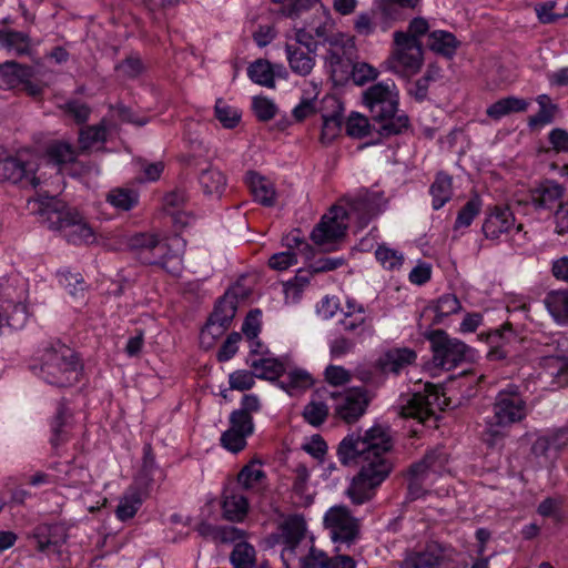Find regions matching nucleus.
<instances>
[{
  "label": "nucleus",
  "instance_id": "1",
  "mask_svg": "<svg viewBox=\"0 0 568 568\" xmlns=\"http://www.w3.org/2000/svg\"><path fill=\"white\" fill-rule=\"evenodd\" d=\"M392 447V437L381 425L365 430L363 436L352 433L339 443L337 456L341 463L361 466L346 490L353 504L369 501L376 488L388 477L393 465L385 455Z\"/></svg>",
  "mask_w": 568,
  "mask_h": 568
},
{
  "label": "nucleus",
  "instance_id": "2",
  "mask_svg": "<svg viewBox=\"0 0 568 568\" xmlns=\"http://www.w3.org/2000/svg\"><path fill=\"white\" fill-rule=\"evenodd\" d=\"M369 118L382 138L403 134L410 126L409 116L399 109V92L394 82H377L362 93Z\"/></svg>",
  "mask_w": 568,
  "mask_h": 568
},
{
  "label": "nucleus",
  "instance_id": "3",
  "mask_svg": "<svg viewBox=\"0 0 568 568\" xmlns=\"http://www.w3.org/2000/svg\"><path fill=\"white\" fill-rule=\"evenodd\" d=\"M39 374L41 378L57 387H70L79 382L82 363L78 353L57 339L39 351Z\"/></svg>",
  "mask_w": 568,
  "mask_h": 568
},
{
  "label": "nucleus",
  "instance_id": "4",
  "mask_svg": "<svg viewBox=\"0 0 568 568\" xmlns=\"http://www.w3.org/2000/svg\"><path fill=\"white\" fill-rule=\"evenodd\" d=\"M493 417L487 423L484 440L494 446L505 437L501 428L520 423L528 415V405L518 386L508 385L500 389L493 404Z\"/></svg>",
  "mask_w": 568,
  "mask_h": 568
},
{
  "label": "nucleus",
  "instance_id": "5",
  "mask_svg": "<svg viewBox=\"0 0 568 568\" xmlns=\"http://www.w3.org/2000/svg\"><path fill=\"white\" fill-rule=\"evenodd\" d=\"M39 213L45 217L50 229L61 232L71 244L80 245L94 239L91 226L83 217L77 211L60 206L54 199L41 202Z\"/></svg>",
  "mask_w": 568,
  "mask_h": 568
},
{
  "label": "nucleus",
  "instance_id": "6",
  "mask_svg": "<svg viewBox=\"0 0 568 568\" xmlns=\"http://www.w3.org/2000/svg\"><path fill=\"white\" fill-rule=\"evenodd\" d=\"M128 245L142 264L159 266L174 276L180 274L181 256L173 253L171 245L160 241L156 234L136 233L129 239Z\"/></svg>",
  "mask_w": 568,
  "mask_h": 568
},
{
  "label": "nucleus",
  "instance_id": "7",
  "mask_svg": "<svg viewBox=\"0 0 568 568\" xmlns=\"http://www.w3.org/2000/svg\"><path fill=\"white\" fill-rule=\"evenodd\" d=\"M393 47L386 65L393 73L409 79L417 74L424 64L423 43H415L408 39L404 31H395Z\"/></svg>",
  "mask_w": 568,
  "mask_h": 568
},
{
  "label": "nucleus",
  "instance_id": "8",
  "mask_svg": "<svg viewBox=\"0 0 568 568\" xmlns=\"http://www.w3.org/2000/svg\"><path fill=\"white\" fill-rule=\"evenodd\" d=\"M440 399L438 386L426 383L423 392L402 395L394 409L402 418H413L425 424L435 417V407L440 406Z\"/></svg>",
  "mask_w": 568,
  "mask_h": 568
},
{
  "label": "nucleus",
  "instance_id": "9",
  "mask_svg": "<svg viewBox=\"0 0 568 568\" xmlns=\"http://www.w3.org/2000/svg\"><path fill=\"white\" fill-rule=\"evenodd\" d=\"M321 398L329 397L334 400V417L346 424L356 423L365 413L371 403L368 392L362 387H353L344 392H329L326 388L317 389Z\"/></svg>",
  "mask_w": 568,
  "mask_h": 568
},
{
  "label": "nucleus",
  "instance_id": "10",
  "mask_svg": "<svg viewBox=\"0 0 568 568\" xmlns=\"http://www.w3.org/2000/svg\"><path fill=\"white\" fill-rule=\"evenodd\" d=\"M424 336L430 343L434 365L446 371L464 362L470 349L464 342L450 337L444 329H432Z\"/></svg>",
  "mask_w": 568,
  "mask_h": 568
},
{
  "label": "nucleus",
  "instance_id": "11",
  "mask_svg": "<svg viewBox=\"0 0 568 568\" xmlns=\"http://www.w3.org/2000/svg\"><path fill=\"white\" fill-rule=\"evenodd\" d=\"M324 523L329 529L332 540L337 545V551H342L343 546L349 548L359 537V521L345 506L329 508L324 516Z\"/></svg>",
  "mask_w": 568,
  "mask_h": 568
},
{
  "label": "nucleus",
  "instance_id": "12",
  "mask_svg": "<svg viewBox=\"0 0 568 568\" xmlns=\"http://www.w3.org/2000/svg\"><path fill=\"white\" fill-rule=\"evenodd\" d=\"M237 304V296L229 291L220 297L206 325L202 328V337L210 335L212 338H217L223 335L236 314Z\"/></svg>",
  "mask_w": 568,
  "mask_h": 568
},
{
  "label": "nucleus",
  "instance_id": "13",
  "mask_svg": "<svg viewBox=\"0 0 568 568\" xmlns=\"http://www.w3.org/2000/svg\"><path fill=\"white\" fill-rule=\"evenodd\" d=\"M4 153L0 149V181L36 189L40 184V180L36 176L34 165L18 158L3 156Z\"/></svg>",
  "mask_w": 568,
  "mask_h": 568
},
{
  "label": "nucleus",
  "instance_id": "14",
  "mask_svg": "<svg viewBox=\"0 0 568 568\" xmlns=\"http://www.w3.org/2000/svg\"><path fill=\"white\" fill-rule=\"evenodd\" d=\"M345 216H347V211L345 209L334 206L331 210V215H324L321 222L312 231V241L318 246H324L342 239L345 235L346 226L341 220Z\"/></svg>",
  "mask_w": 568,
  "mask_h": 568
},
{
  "label": "nucleus",
  "instance_id": "15",
  "mask_svg": "<svg viewBox=\"0 0 568 568\" xmlns=\"http://www.w3.org/2000/svg\"><path fill=\"white\" fill-rule=\"evenodd\" d=\"M449 549L437 541H429L420 551L409 552L400 568H439L450 560Z\"/></svg>",
  "mask_w": 568,
  "mask_h": 568
},
{
  "label": "nucleus",
  "instance_id": "16",
  "mask_svg": "<svg viewBox=\"0 0 568 568\" xmlns=\"http://www.w3.org/2000/svg\"><path fill=\"white\" fill-rule=\"evenodd\" d=\"M347 214L355 215L359 223L366 225L371 219L382 212L385 200L381 193L361 191L347 201Z\"/></svg>",
  "mask_w": 568,
  "mask_h": 568
},
{
  "label": "nucleus",
  "instance_id": "17",
  "mask_svg": "<svg viewBox=\"0 0 568 568\" xmlns=\"http://www.w3.org/2000/svg\"><path fill=\"white\" fill-rule=\"evenodd\" d=\"M515 226V216L509 206L495 205L487 213L481 231L487 240L496 241Z\"/></svg>",
  "mask_w": 568,
  "mask_h": 568
},
{
  "label": "nucleus",
  "instance_id": "18",
  "mask_svg": "<svg viewBox=\"0 0 568 568\" xmlns=\"http://www.w3.org/2000/svg\"><path fill=\"white\" fill-rule=\"evenodd\" d=\"M417 354L409 347H394L385 351L376 361V368L383 374L398 375L407 366L415 364Z\"/></svg>",
  "mask_w": 568,
  "mask_h": 568
},
{
  "label": "nucleus",
  "instance_id": "19",
  "mask_svg": "<svg viewBox=\"0 0 568 568\" xmlns=\"http://www.w3.org/2000/svg\"><path fill=\"white\" fill-rule=\"evenodd\" d=\"M68 535L62 525H40L34 528L32 539L40 552L60 555V547L67 541Z\"/></svg>",
  "mask_w": 568,
  "mask_h": 568
},
{
  "label": "nucleus",
  "instance_id": "20",
  "mask_svg": "<svg viewBox=\"0 0 568 568\" xmlns=\"http://www.w3.org/2000/svg\"><path fill=\"white\" fill-rule=\"evenodd\" d=\"M71 429L72 412L65 400L62 399L58 403L57 410L50 422V444L55 454H59V448L70 440Z\"/></svg>",
  "mask_w": 568,
  "mask_h": 568
},
{
  "label": "nucleus",
  "instance_id": "21",
  "mask_svg": "<svg viewBox=\"0 0 568 568\" xmlns=\"http://www.w3.org/2000/svg\"><path fill=\"white\" fill-rule=\"evenodd\" d=\"M562 195L564 187L547 180L529 191L525 203H530L537 210L551 209Z\"/></svg>",
  "mask_w": 568,
  "mask_h": 568
},
{
  "label": "nucleus",
  "instance_id": "22",
  "mask_svg": "<svg viewBox=\"0 0 568 568\" xmlns=\"http://www.w3.org/2000/svg\"><path fill=\"white\" fill-rule=\"evenodd\" d=\"M490 342L496 344L488 352L487 357L490 361H501L511 353L509 345L517 342V334L510 323H505L500 328L489 335Z\"/></svg>",
  "mask_w": 568,
  "mask_h": 568
},
{
  "label": "nucleus",
  "instance_id": "23",
  "mask_svg": "<svg viewBox=\"0 0 568 568\" xmlns=\"http://www.w3.org/2000/svg\"><path fill=\"white\" fill-rule=\"evenodd\" d=\"M419 2L420 0H379L375 9L389 30L396 21L405 18V9H415Z\"/></svg>",
  "mask_w": 568,
  "mask_h": 568
},
{
  "label": "nucleus",
  "instance_id": "24",
  "mask_svg": "<svg viewBox=\"0 0 568 568\" xmlns=\"http://www.w3.org/2000/svg\"><path fill=\"white\" fill-rule=\"evenodd\" d=\"M314 384L312 375L302 368H293L288 372L284 369V375L277 381V386L288 395H298Z\"/></svg>",
  "mask_w": 568,
  "mask_h": 568
},
{
  "label": "nucleus",
  "instance_id": "25",
  "mask_svg": "<svg viewBox=\"0 0 568 568\" xmlns=\"http://www.w3.org/2000/svg\"><path fill=\"white\" fill-rule=\"evenodd\" d=\"M285 52L290 68L294 73L306 77L312 72L315 65V53L291 43H286Z\"/></svg>",
  "mask_w": 568,
  "mask_h": 568
},
{
  "label": "nucleus",
  "instance_id": "26",
  "mask_svg": "<svg viewBox=\"0 0 568 568\" xmlns=\"http://www.w3.org/2000/svg\"><path fill=\"white\" fill-rule=\"evenodd\" d=\"M33 75V68L14 61H7L0 65V80L9 89L20 88L28 77Z\"/></svg>",
  "mask_w": 568,
  "mask_h": 568
},
{
  "label": "nucleus",
  "instance_id": "27",
  "mask_svg": "<svg viewBox=\"0 0 568 568\" xmlns=\"http://www.w3.org/2000/svg\"><path fill=\"white\" fill-rule=\"evenodd\" d=\"M283 542L286 548L294 550L305 536L306 523L303 516H288L281 525Z\"/></svg>",
  "mask_w": 568,
  "mask_h": 568
},
{
  "label": "nucleus",
  "instance_id": "28",
  "mask_svg": "<svg viewBox=\"0 0 568 568\" xmlns=\"http://www.w3.org/2000/svg\"><path fill=\"white\" fill-rule=\"evenodd\" d=\"M460 42L448 31L435 30L428 33L427 48L437 54L452 59Z\"/></svg>",
  "mask_w": 568,
  "mask_h": 568
},
{
  "label": "nucleus",
  "instance_id": "29",
  "mask_svg": "<svg viewBox=\"0 0 568 568\" xmlns=\"http://www.w3.org/2000/svg\"><path fill=\"white\" fill-rule=\"evenodd\" d=\"M199 183L206 196L221 197L226 189V176L216 168L209 166L199 174Z\"/></svg>",
  "mask_w": 568,
  "mask_h": 568
},
{
  "label": "nucleus",
  "instance_id": "30",
  "mask_svg": "<svg viewBox=\"0 0 568 568\" xmlns=\"http://www.w3.org/2000/svg\"><path fill=\"white\" fill-rule=\"evenodd\" d=\"M339 325L344 332L355 337L364 335L371 328V322L363 305H358L355 311H345Z\"/></svg>",
  "mask_w": 568,
  "mask_h": 568
},
{
  "label": "nucleus",
  "instance_id": "31",
  "mask_svg": "<svg viewBox=\"0 0 568 568\" xmlns=\"http://www.w3.org/2000/svg\"><path fill=\"white\" fill-rule=\"evenodd\" d=\"M247 184L255 201L260 204L268 207L275 204V189L264 176L255 172H250L247 175Z\"/></svg>",
  "mask_w": 568,
  "mask_h": 568
},
{
  "label": "nucleus",
  "instance_id": "32",
  "mask_svg": "<svg viewBox=\"0 0 568 568\" xmlns=\"http://www.w3.org/2000/svg\"><path fill=\"white\" fill-rule=\"evenodd\" d=\"M0 47L17 55H27L31 51V39L26 32L2 29L0 30Z\"/></svg>",
  "mask_w": 568,
  "mask_h": 568
},
{
  "label": "nucleus",
  "instance_id": "33",
  "mask_svg": "<svg viewBox=\"0 0 568 568\" xmlns=\"http://www.w3.org/2000/svg\"><path fill=\"white\" fill-rule=\"evenodd\" d=\"M429 193L433 197L432 206L434 210L442 209L453 196V179L445 172H438L435 181L429 187Z\"/></svg>",
  "mask_w": 568,
  "mask_h": 568
},
{
  "label": "nucleus",
  "instance_id": "34",
  "mask_svg": "<svg viewBox=\"0 0 568 568\" xmlns=\"http://www.w3.org/2000/svg\"><path fill=\"white\" fill-rule=\"evenodd\" d=\"M223 517L230 521H242L248 510V501L241 494L225 493L222 501Z\"/></svg>",
  "mask_w": 568,
  "mask_h": 568
},
{
  "label": "nucleus",
  "instance_id": "35",
  "mask_svg": "<svg viewBox=\"0 0 568 568\" xmlns=\"http://www.w3.org/2000/svg\"><path fill=\"white\" fill-rule=\"evenodd\" d=\"M108 126L105 119H102L100 123L94 125H87L79 131V151L84 153L89 151L97 143L106 142Z\"/></svg>",
  "mask_w": 568,
  "mask_h": 568
},
{
  "label": "nucleus",
  "instance_id": "36",
  "mask_svg": "<svg viewBox=\"0 0 568 568\" xmlns=\"http://www.w3.org/2000/svg\"><path fill=\"white\" fill-rule=\"evenodd\" d=\"M377 29L382 32L388 31L387 23L377 14L375 8L369 11L361 12L354 20V30L359 36L368 37Z\"/></svg>",
  "mask_w": 568,
  "mask_h": 568
},
{
  "label": "nucleus",
  "instance_id": "37",
  "mask_svg": "<svg viewBox=\"0 0 568 568\" xmlns=\"http://www.w3.org/2000/svg\"><path fill=\"white\" fill-rule=\"evenodd\" d=\"M529 102L521 98L507 97L493 103L486 111L487 115L494 120H500L510 113L524 112Z\"/></svg>",
  "mask_w": 568,
  "mask_h": 568
},
{
  "label": "nucleus",
  "instance_id": "38",
  "mask_svg": "<svg viewBox=\"0 0 568 568\" xmlns=\"http://www.w3.org/2000/svg\"><path fill=\"white\" fill-rule=\"evenodd\" d=\"M275 69L264 59H258L247 68L248 78L260 85L273 89L275 87Z\"/></svg>",
  "mask_w": 568,
  "mask_h": 568
},
{
  "label": "nucleus",
  "instance_id": "39",
  "mask_svg": "<svg viewBox=\"0 0 568 568\" xmlns=\"http://www.w3.org/2000/svg\"><path fill=\"white\" fill-rule=\"evenodd\" d=\"M544 302L556 322H568V290L552 291L547 294Z\"/></svg>",
  "mask_w": 568,
  "mask_h": 568
},
{
  "label": "nucleus",
  "instance_id": "40",
  "mask_svg": "<svg viewBox=\"0 0 568 568\" xmlns=\"http://www.w3.org/2000/svg\"><path fill=\"white\" fill-rule=\"evenodd\" d=\"M79 153V149L64 141H54L47 148V156L57 165L75 162Z\"/></svg>",
  "mask_w": 568,
  "mask_h": 568
},
{
  "label": "nucleus",
  "instance_id": "41",
  "mask_svg": "<svg viewBox=\"0 0 568 568\" xmlns=\"http://www.w3.org/2000/svg\"><path fill=\"white\" fill-rule=\"evenodd\" d=\"M440 72L442 70L437 64H428L425 74L416 80L413 88L408 90L409 95H412L418 102L424 101L427 98L430 82L439 80L442 77Z\"/></svg>",
  "mask_w": 568,
  "mask_h": 568
},
{
  "label": "nucleus",
  "instance_id": "42",
  "mask_svg": "<svg viewBox=\"0 0 568 568\" xmlns=\"http://www.w3.org/2000/svg\"><path fill=\"white\" fill-rule=\"evenodd\" d=\"M255 376L263 379L278 381L284 375L285 366L275 358H261L251 364Z\"/></svg>",
  "mask_w": 568,
  "mask_h": 568
},
{
  "label": "nucleus",
  "instance_id": "43",
  "mask_svg": "<svg viewBox=\"0 0 568 568\" xmlns=\"http://www.w3.org/2000/svg\"><path fill=\"white\" fill-rule=\"evenodd\" d=\"M264 478L265 473L261 468V465L258 463L251 462L237 474V484L244 490H253L258 487Z\"/></svg>",
  "mask_w": 568,
  "mask_h": 568
},
{
  "label": "nucleus",
  "instance_id": "44",
  "mask_svg": "<svg viewBox=\"0 0 568 568\" xmlns=\"http://www.w3.org/2000/svg\"><path fill=\"white\" fill-rule=\"evenodd\" d=\"M142 503L141 493L138 489L130 490L121 498L115 510L116 517L122 521L133 518Z\"/></svg>",
  "mask_w": 568,
  "mask_h": 568
},
{
  "label": "nucleus",
  "instance_id": "45",
  "mask_svg": "<svg viewBox=\"0 0 568 568\" xmlns=\"http://www.w3.org/2000/svg\"><path fill=\"white\" fill-rule=\"evenodd\" d=\"M255 549L245 541L237 542L231 555L230 560L234 568H253L255 565Z\"/></svg>",
  "mask_w": 568,
  "mask_h": 568
},
{
  "label": "nucleus",
  "instance_id": "46",
  "mask_svg": "<svg viewBox=\"0 0 568 568\" xmlns=\"http://www.w3.org/2000/svg\"><path fill=\"white\" fill-rule=\"evenodd\" d=\"M481 206L483 203L478 195H475L471 199H469L465 203V205L458 211L454 224V230L470 226L474 219L480 213Z\"/></svg>",
  "mask_w": 568,
  "mask_h": 568
},
{
  "label": "nucleus",
  "instance_id": "47",
  "mask_svg": "<svg viewBox=\"0 0 568 568\" xmlns=\"http://www.w3.org/2000/svg\"><path fill=\"white\" fill-rule=\"evenodd\" d=\"M460 310L462 304L454 294H444L437 300V303L434 307L435 318L433 323L439 324L444 317L458 313Z\"/></svg>",
  "mask_w": 568,
  "mask_h": 568
},
{
  "label": "nucleus",
  "instance_id": "48",
  "mask_svg": "<svg viewBox=\"0 0 568 568\" xmlns=\"http://www.w3.org/2000/svg\"><path fill=\"white\" fill-rule=\"evenodd\" d=\"M65 115L71 118L77 124H84L92 112L90 105L77 99H71L60 105Z\"/></svg>",
  "mask_w": 568,
  "mask_h": 568
},
{
  "label": "nucleus",
  "instance_id": "49",
  "mask_svg": "<svg viewBox=\"0 0 568 568\" xmlns=\"http://www.w3.org/2000/svg\"><path fill=\"white\" fill-rule=\"evenodd\" d=\"M108 201L116 209L129 211L138 203V194L129 189H114L108 194Z\"/></svg>",
  "mask_w": 568,
  "mask_h": 568
},
{
  "label": "nucleus",
  "instance_id": "50",
  "mask_svg": "<svg viewBox=\"0 0 568 568\" xmlns=\"http://www.w3.org/2000/svg\"><path fill=\"white\" fill-rule=\"evenodd\" d=\"M371 128L369 119L361 113L353 112L346 121V133L355 139L367 136Z\"/></svg>",
  "mask_w": 568,
  "mask_h": 568
},
{
  "label": "nucleus",
  "instance_id": "51",
  "mask_svg": "<svg viewBox=\"0 0 568 568\" xmlns=\"http://www.w3.org/2000/svg\"><path fill=\"white\" fill-rule=\"evenodd\" d=\"M328 416V406L321 400H311L303 409L304 419L312 426H321Z\"/></svg>",
  "mask_w": 568,
  "mask_h": 568
},
{
  "label": "nucleus",
  "instance_id": "52",
  "mask_svg": "<svg viewBox=\"0 0 568 568\" xmlns=\"http://www.w3.org/2000/svg\"><path fill=\"white\" fill-rule=\"evenodd\" d=\"M215 116L226 129L235 128L240 120L241 113L237 109L230 106L225 101L219 99L215 103Z\"/></svg>",
  "mask_w": 568,
  "mask_h": 568
},
{
  "label": "nucleus",
  "instance_id": "53",
  "mask_svg": "<svg viewBox=\"0 0 568 568\" xmlns=\"http://www.w3.org/2000/svg\"><path fill=\"white\" fill-rule=\"evenodd\" d=\"M247 437V435L229 426V428L222 433L220 442L223 448L236 454L246 447Z\"/></svg>",
  "mask_w": 568,
  "mask_h": 568
},
{
  "label": "nucleus",
  "instance_id": "54",
  "mask_svg": "<svg viewBox=\"0 0 568 568\" xmlns=\"http://www.w3.org/2000/svg\"><path fill=\"white\" fill-rule=\"evenodd\" d=\"M342 129V115L335 112L328 116H323V125L321 140L323 143L332 142L341 132Z\"/></svg>",
  "mask_w": 568,
  "mask_h": 568
},
{
  "label": "nucleus",
  "instance_id": "55",
  "mask_svg": "<svg viewBox=\"0 0 568 568\" xmlns=\"http://www.w3.org/2000/svg\"><path fill=\"white\" fill-rule=\"evenodd\" d=\"M375 256L383 267L387 270L399 268L404 261L400 253L386 245H379L375 251Z\"/></svg>",
  "mask_w": 568,
  "mask_h": 568
},
{
  "label": "nucleus",
  "instance_id": "56",
  "mask_svg": "<svg viewBox=\"0 0 568 568\" xmlns=\"http://www.w3.org/2000/svg\"><path fill=\"white\" fill-rule=\"evenodd\" d=\"M321 4L320 0H294L293 2L283 6L281 12L283 16L297 19L306 11H310Z\"/></svg>",
  "mask_w": 568,
  "mask_h": 568
},
{
  "label": "nucleus",
  "instance_id": "57",
  "mask_svg": "<svg viewBox=\"0 0 568 568\" xmlns=\"http://www.w3.org/2000/svg\"><path fill=\"white\" fill-rule=\"evenodd\" d=\"M252 106L256 118L262 122L272 120L277 111L274 102L265 97H255Z\"/></svg>",
  "mask_w": 568,
  "mask_h": 568
},
{
  "label": "nucleus",
  "instance_id": "58",
  "mask_svg": "<svg viewBox=\"0 0 568 568\" xmlns=\"http://www.w3.org/2000/svg\"><path fill=\"white\" fill-rule=\"evenodd\" d=\"M255 374L248 371H235L229 376V383L231 389L236 390H248L254 386Z\"/></svg>",
  "mask_w": 568,
  "mask_h": 568
},
{
  "label": "nucleus",
  "instance_id": "59",
  "mask_svg": "<svg viewBox=\"0 0 568 568\" xmlns=\"http://www.w3.org/2000/svg\"><path fill=\"white\" fill-rule=\"evenodd\" d=\"M377 75V70L368 63L359 62L353 65L352 78L354 83L358 85H363L368 81L375 80Z\"/></svg>",
  "mask_w": 568,
  "mask_h": 568
},
{
  "label": "nucleus",
  "instance_id": "60",
  "mask_svg": "<svg viewBox=\"0 0 568 568\" xmlns=\"http://www.w3.org/2000/svg\"><path fill=\"white\" fill-rule=\"evenodd\" d=\"M329 557L321 549L312 546L306 556L302 559V568H327Z\"/></svg>",
  "mask_w": 568,
  "mask_h": 568
},
{
  "label": "nucleus",
  "instance_id": "61",
  "mask_svg": "<svg viewBox=\"0 0 568 568\" xmlns=\"http://www.w3.org/2000/svg\"><path fill=\"white\" fill-rule=\"evenodd\" d=\"M557 111V105L539 106V111L528 120L529 128L535 129L551 123Z\"/></svg>",
  "mask_w": 568,
  "mask_h": 568
},
{
  "label": "nucleus",
  "instance_id": "62",
  "mask_svg": "<svg viewBox=\"0 0 568 568\" xmlns=\"http://www.w3.org/2000/svg\"><path fill=\"white\" fill-rule=\"evenodd\" d=\"M297 253L285 251L273 254L268 260V266L273 270L285 271L297 263Z\"/></svg>",
  "mask_w": 568,
  "mask_h": 568
},
{
  "label": "nucleus",
  "instance_id": "63",
  "mask_svg": "<svg viewBox=\"0 0 568 568\" xmlns=\"http://www.w3.org/2000/svg\"><path fill=\"white\" fill-rule=\"evenodd\" d=\"M230 427L251 436L254 433L253 416H246L243 413L233 410L229 417Z\"/></svg>",
  "mask_w": 568,
  "mask_h": 568
},
{
  "label": "nucleus",
  "instance_id": "64",
  "mask_svg": "<svg viewBox=\"0 0 568 568\" xmlns=\"http://www.w3.org/2000/svg\"><path fill=\"white\" fill-rule=\"evenodd\" d=\"M541 364L545 367H556L557 376L566 374L568 368V352L560 353L556 351L552 354L546 355L541 358Z\"/></svg>",
  "mask_w": 568,
  "mask_h": 568
}]
</instances>
